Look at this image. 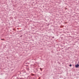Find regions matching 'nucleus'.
<instances>
[{"mask_svg": "<svg viewBox=\"0 0 79 79\" xmlns=\"http://www.w3.org/2000/svg\"><path fill=\"white\" fill-rule=\"evenodd\" d=\"M79 66V65L78 64H77L76 65H75V67L76 68H78Z\"/></svg>", "mask_w": 79, "mask_h": 79, "instance_id": "obj_1", "label": "nucleus"}, {"mask_svg": "<svg viewBox=\"0 0 79 79\" xmlns=\"http://www.w3.org/2000/svg\"><path fill=\"white\" fill-rule=\"evenodd\" d=\"M40 70L41 71H42V69L41 68H40Z\"/></svg>", "mask_w": 79, "mask_h": 79, "instance_id": "obj_2", "label": "nucleus"}, {"mask_svg": "<svg viewBox=\"0 0 79 79\" xmlns=\"http://www.w3.org/2000/svg\"><path fill=\"white\" fill-rule=\"evenodd\" d=\"M69 66H70V67H71V66H72V65H71V64H70L69 65Z\"/></svg>", "mask_w": 79, "mask_h": 79, "instance_id": "obj_3", "label": "nucleus"}, {"mask_svg": "<svg viewBox=\"0 0 79 79\" xmlns=\"http://www.w3.org/2000/svg\"><path fill=\"white\" fill-rule=\"evenodd\" d=\"M1 40H4V39H1Z\"/></svg>", "mask_w": 79, "mask_h": 79, "instance_id": "obj_4", "label": "nucleus"}, {"mask_svg": "<svg viewBox=\"0 0 79 79\" xmlns=\"http://www.w3.org/2000/svg\"><path fill=\"white\" fill-rule=\"evenodd\" d=\"M54 38L55 37H54V36L52 37V39H54Z\"/></svg>", "mask_w": 79, "mask_h": 79, "instance_id": "obj_5", "label": "nucleus"}, {"mask_svg": "<svg viewBox=\"0 0 79 79\" xmlns=\"http://www.w3.org/2000/svg\"><path fill=\"white\" fill-rule=\"evenodd\" d=\"M23 37V35H21L20 36V37Z\"/></svg>", "mask_w": 79, "mask_h": 79, "instance_id": "obj_6", "label": "nucleus"}, {"mask_svg": "<svg viewBox=\"0 0 79 79\" xmlns=\"http://www.w3.org/2000/svg\"><path fill=\"white\" fill-rule=\"evenodd\" d=\"M53 78L54 79H55V77H53Z\"/></svg>", "mask_w": 79, "mask_h": 79, "instance_id": "obj_7", "label": "nucleus"}, {"mask_svg": "<svg viewBox=\"0 0 79 79\" xmlns=\"http://www.w3.org/2000/svg\"><path fill=\"white\" fill-rule=\"evenodd\" d=\"M33 76H34V74H32Z\"/></svg>", "mask_w": 79, "mask_h": 79, "instance_id": "obj_8", "label": "nucleus"}, {"mask_svg": "<svg viewBox=\"0 0 79 79\" xmlns=\"http://www.w3.org/2000/svg\"><path fill=\"white\" fill-rule=\"evenodd\" d=\"M17 79H18V77H17Z\"/></svg>", "mask_w": 79, "mask_h": 79, "instance_id": "obj_9", "label": "nucleus"}, {"mask_svg": "<svg viewBox=\"0 0 79 79\" xmlns=\"http://www.w3.org/2000/svg\"><path fill=\"white\" fill-rule=\"evenodd\" d=\"M59 64H60V63H59Z\"/></svg>", "mask_w": 79, "mask_h": 79, "instance_id": "obj_10", "label": "nucleus"}]
</instances>
